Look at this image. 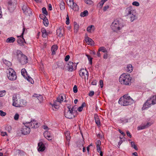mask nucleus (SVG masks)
Returning <instances> with one entry per match:
<instances>
[{
	"label": "nucleus",
	"mask_w": 156,
	"mask_h": 156,
	"mask_svg": "<svg viewBox=\"0 0 156 156\" xmlns=\"http://www.w3.org/2000/svg\"><path fill=\"white\" fill-rule=\"evenodd\" d=\"M132 78L130 77L129 74L124 73L120 76L119 80L122 84L126 85H130L132 83Z\"/></svg>",
	"instance_id": "obj_1"
},
{
	"label": "nucleus",
	"mask_w": 156,
	"mask_h": 156,
	"mask_svg": "<svg viewBox=\"0 0 156 156\" xmlns=\"http://www.w3.org/2000/svg\"><path fill=\"white\" fill-rule=\"evenodd\" d=\"M133 102V99L128 94L124 95L121 97L119 101V103L121 105L127 106L130 105Z\"/></svg>",
	"instance_id": "obj_2"
},
{
	"label": "nucleus",
	"mask_w": 156,
	"mask_h": 156,
	"mask_svg": "<svg viewBox=\"0 0 156 156\" xmlns=\"http://www.w3.org/2000/svg\"><path fill=\"white\" fill-rule=\"evenodd\" d=\"M134 11L131 6L127 8L125 10L126 16L129 18L131 22H133L136 19V14H133Z\"/></svg>",
	"instance_id": "obj_3"
},
{
	"label": "nucleus",
	"mask_w": 156,
	"mask_h": 156,
	"mask_svg": "<svg viewBox=\"0 0 156 156\" xmlns=\"http://www.w3.org/2000/svg\"><path fill=\"white\" fill-rule=\"evenodd\" d=\"M156 104V96H153L147 99L144 104L142 108V110H145L150 107L152 105Z\"/></svg>",
	"instance_id": "obj_4"
},
{
	"label": "nucleus",
	"mask_w": 156,
	"mask_h": 156,
	"mask_svg": "<svg viewBox=\"0 0 156 156\" xmlns=\"http://www.w3.org/2000/svg\"><path fill=\"white\" fill-rule=\"evenodd\" d=\"M17 59L22 65H24L28 62L27 57L23 54L22 52L19 50L16 51Z\"/></svg>",
	"instance_id": "obj_5"
},
{
	"label": "nucleus",
	"mask_w": 156,
	"mask_h": 156,
	"mask_svg": "<svg viewBox=\"0 0 156 156\" xmlns=\"http://www.w3.org/2000/svg\"><path fill=\"white\" fill-rule=\"evenodd\" d=\"M123 27V25L122 22L118 20H114L111 25V27L114 31H116L120 30Z\"/></svg>",
	"instance_id": "obj_6"
},
{
	"label": "nucleus",
	"mask_w": 156,
	"mask_h": 156,
	"mask_svg": "<svg viewBox=\"0 0 156 156\" xmlns=\"http://www.w3.org/2000/svg\"><path fill=\"white\" fill-rule=\"evenodd\" d=\"M23 100L20 99L18 100L17 98L15 96L12 97V105L16 107H23L24 105Z\"/></svg>",
	"instance_id": "obj_7"
},
{
	"label": "nucleus",
	"mask_w": 156,
	"mask_h": 156,
	"mask_svg": "<svg viewBox=\"0 0 156 156\" xmlns=\"http://www.w3.org/2000/svg\"><path fill=\"white\" fill-rule=\"evenodd\" d=\"M9 73H7L8 79L11 80H16V76L14 70L12 68L8 69Z\"/></svg>",
	"instance_id": "obj_8"
},
{
	"label": "nucleus",
	"mask_w": 156,
	"mask_h": 156,
	"mask_svg": "<svg viewBox=\"0 0 156 156\" xmlns=\"http://www.w3.org/2000/svg\"><path fill=\"white\" fill-rule=\"evenodd\" d=\"M23 124L25 126V127H35V126H39L40 125L34 119H31L30 122H23Z\"/></svg>",
	"instance_id": "obj_9"
},
{
	"label": "nucleus",
	"mask_w": 156,
	"mask_h": 156,
	"mask_svg": "<svg viewBox=\"0 0 156 156\" xmlns=\"http://www.w3.org/2000/svg\"><path fill=\"white\" fill-rule=\"evenodd\" d=\"M25 28L23 27L21 34L19 36H18L17 37H19V38L17 40V42L20 46L23 45L24 42L26 43L25 40L23 37V35L25 31Z\"/></svg>",
	"instance_id": "obj_10"
},
{
	"label": "nucleus",
	"mask_w": 156,
	"mask_h": 156,
	"mask_svg": "<svg viewBox=\"0 0 156 156\" xmlns=\"http://www.w3.org/2000/svg\"><path fill=\"white\" fill-rule=\"evenodd\" d=\"M77 64L71 62H69L68 63L67 67L68 70L69 72H72L76 69Z\"/></svg>",
	"instance_id": "obj_11"
},
{
	"label": "nucleus",
	"mask_w": 156,
	"mask_h": 156,
	"mask_svg": "<svg viewBox=\"0 0 156 156\" xmlns=\"http://www.w3.org/2000/svg\"><path fill=\"white\" fill-rule=\"evenodd\" d=\"M60 103H61L57 101V100L56 99L55 101H54L53 104L50 103V104L51 105L53 110L55 111L59 108Z\"/></svg>",
	"instance_id": "obj_12"
},
{
	"label": "nucleus",
	"mask_w": 156,
	"mask_h": 156,
	"mask_svg": "<svg viewBox=\"0 0 156 156\" xmlns=\"http://www.w3.org/2000/svg\"><path fill=\"white\" fill-rule=\"evenodd\" d=\"M79 75L81 77H84L86 78L85 75L87 76V78L88 76V72L86 69H82L79 71Z\"/></svg>",
	"instance_id": "obj_13"
},
{
	"label": "nucleus",
	"mask_w": 156,
	"mask_h": 156,
	"mask_svg": "<svg viewBox=\"0 0 156 156\" xmlns=\"http://www.w3.org/2000/svg\"><path fill=\"white\" fill-rule=\"evenodd\" d=\"M38 151H39L42 152L44 151L45 149V147L44 145L42 142H40L38 144Z\"/></svg>",
	"instance_id": "obj_14"
},
{
	"label": "nucleus",
	"mask_w": 156,
	"mask_h": 156,
	"mask_svg": "<svg viewBox=\"0 0 156 156\" xmlns=\"http://www.w3.org/2000/svg\"><path fill=\"white\" fill-rule=\"evenodd\" d=\"M16 0H10L8 2V9L10 10V8L13 7L14 8L15 5L16 4Z\"/></svg>",
	"instance_id": "obj_15"
},
{
	"label": "nucleus",
	"mask_w": 156,
	"mask_h": 156,
	"mask_svg": "<svg viewBox=\"0 0 156 156\" xmlns=\"http://www.w3.org/2000/svg\"><path fill=\"white\" fill-rule=\"evenodd\" d=\"M73 113L72 112L68 111L65 113V116L67 118L71 119L75 117L74 115L73 114Z\"/></svg>",
	"instance_id": "obj_16"
},
{
	"label": "nucleus",
	"mask_w": 156,
	"mask_h": 156,
	"mask_svg": "<svg viewBox=\"0 0 156 156\" xmlns=\"http://www.w3.org/2000/svg\"><path fill=\"white\" fill-rule=\"evenodd\" d=\"M30 131V127H23L21 129L22 133L25 135L29 134Z\"/></svg>",
	"instance_id": "obj_17"
},
{
	"label": "nucleus",
	"mask_w": 156,
	"mask_h": 156,
	"mask_svg": "<svg viewBox=\"0 0 156 156\" xmlns=\"http://www.w3.org/2000/svg\"><path fill=\"white\" fill-rule=\"evenodd\" d=\"M44 136L48 140H51L52 137L50 136L49 133L48 131H46L44 133Z\"/></svg>",
	"instance_id": "obj_18"
},
{
	"label": "nucleus",
	"mask_w": 156,
	"mask_h": 156,
	"mask_svg": "<svg viewBox=\"0 0 156 156\" xmlns=\"http://www.w3.org/2000/svg\"><path fill=\"white\" fill-rule=\"evenodd\" d=\"M41 32L42 34V36L44 38H46L49 34L48 32H47L44 28H42L41 29Z\"/></svg>",
	"instance_id": "obj_19"
},
{
	"label": "nucleus",
	"mask_w": 156,
	"mask_h": 156,
	"mask_svg": "<svg viewBox=\"0 0 156 156\" xmlns=\"http://www.w3.org/2000/svg\"><path fill=\"white\" fill-rule=\"evenodd\" d=\"M64 97H65L66 98L65 95L64 94H61L59 95L56 99L57 101L61 103L64 100Z\"/></svg>",
	"instance_id": "obj_20"
},
{
	"label": "nucleus",
	"mask_w": 156,
	"mask_h": 156,
	"mask_svg": "<svg viewBox=\"0 0 156 156\" xmlns=\"http://www.w3.org/2000/svg\"><path fill=\"white\" fill-rule=\"evenodd\" d=\"M33 97L37 98V99L39 101V102L40 103H41L43 101V97L41 95H38L37 94H35L33 95Z\"/></svg>",
	"instance_id": "obj_21"
},
{
	"label": "nucleus",
	"mask_w": 156,
	"mask_h": 156,
	"mask_svg": "<svg viewBox=\"0 0 156 156\" xmlns=\"http://www.w3.org/2000/svg\"><path fill=\"white\" fill-rule=\"evenodd\" d=\"M58 67L63 69L65 68V65L63 62L59 61L58 62Z\"/></svg>",
	"instance_id": "obj_22"
},
{
	"label": "nucleus",
	"mask_w": 156,
	"mask_h": 156,
	"mask_svg": "<svg viewBox=\"0 0 156 156\" xmlns=\"http://www.w3.org/2000/svg\"><path fill=\"white\" fill-rule=\"evenodd\" d=\"M56 33L59 37H61L63 36V31L60 28H59L57 30Z\"/></svg>",
	"instance_id": "obj_23"
},
{
	"label": "nucleus",
	"mask_w": 156,
	"mask_h": 156,
	"mask_svg": "<svg viewBox=\"0 0 156 156\" xmlns=\"http://www.w3.org/2000/svg\"><path fill=\"white\" fill-rule=\"evenodd\" d=\"M65 134L66 140L69 143L71 138V137L70 135L69 132V131H66L65 133Z\"/></svg>",
	"instance_id": "obj_24"
},
{
	"label": "nucleus",
	"mask_w": 156,
	"mask_h": 156,
	"mask_svg": "<svg viewBox=\"0 0 156 156\" xmlns=\"http://www.w3.org/2000/svg\"><path fill=\"white\" fill-rule=\"evenodd\" d=\"M58 47L56 45H53L51 48V50L52 51L51 54L52 55H54L55 54V51H57L58 49Z\"/></svg>",
	"instance_id": "obj_25"
},
{
	"label": "nucleus",
	"mask_w": 156,
	"mask_h": 156,
	"mask_svg": "<svg viewBox=\"0 0 156 156\" xmlns=\"http://www.w3.org/2000/svg\"><path fill=\"white\" fill-rule=\"evenodd\" d=\"M72 5V7H70L73 10H74V11H78V10H79V6L76 4V3H75V2H74L73 4Z\"/></svg>",
	"instance_id": "obj_26"
},
{
	"label": "nucleus",
	"mask_w": 156,
	"mask_h": 156,
	"mask_svg": "<svg viewBox=\"0 0 156 156\" xmlns=\"http://www.w3.org/2000/svg\"><path fill=\"white\" fill-rule=\"evenodd\" d=\"M133 67L132 66V65L131 64H129L127 65L126 68V70L127 72L131 73L133 70Z\"/></svg>",
	"instance_id": "obj_27"
},
{
	"label": "nucleus",
	"mask_w": 156,
	"mask_h": 156,
	"mask_svg": "<svg viewBox=\"0 0 156 156\" xmlns=\"http://www.w3.org/2000/svg\"><path fill=\"white\" fill-rule=\"evenodd\" d=\"M87 43L89 45H93L94 44V41L93 40L87 37V39L86 40Z\"/></svg>",
	"instance_id": "obj_28"
},
{
	"label": "nucleus",
	"mask_w": 156,
	"mask_h": 156,
	"mask_svg": "<svg viewBox=\"0 0 156 156\" xmlns=\"http://www.w3.org/2000/svg\"><path fill=\"white\" fill-rule=\"evenodd\" d=\"M59 7L61 10H63L65 9V3L62 0H61L59 4Z\"/></svg>",
	"instance_id": "obj_29"
},
{
	"label": "nucleus",
	"mask_w": 156,
	"mask_h": 156,
	"mask_svg": "<svg viewBox=\"0 0 156 156\" xmlns=\"http://www.w3.org/2000/svg\"><path fill=\"white\" fill-rule=\"evenodd\" d=\"M94 26L93 25H91L87 27V30L88 32L90 33L91 32L92 30L94 31Z\"/></svg>",
	"instance_id": "obj_30"
},
{
	"label": "nucleus",
	"mask_w": 156,
	"mask_h": 156,
	"mask_svg": "<svg viewBox=\"0 0 156 156\" xmlns=\"http://www.w3.org/2000/svg\"><path fill=\"white\" fill-rule=\"evenodd\" d=\"M15 41V38L13 37H11L8 38L6 42L7 43H13Z\"/></svg>",
	"instance_id": "obj_31"
},
{
	"label": "nucleus",
	"mask_w": 156,
	"mask_h": 156,
	"mask_svg": "<svg viewBox=\"0 0 156 156\" xmlns=\"http://www.w3.org/2000/svg\"><path fill=\"white\" fill-rule=\"evenodd\" d=\"M94 119L96 124L98 126L100 124V122L98 117L97 115H95Z\"/></svg>",
	"instance_id": "obj_32"
},
{
	"label": "nucleus",
	"mask_w": 156,
	"mask_h": 156,
	"mask_svg": "<svg viewBox=\"0 0 156 156\" xmlns=\"http://www.w3.org/2000/svg\"><path fill=\"white\" fill-rule=\"evenodd\" d=\"M74 32L76 33H77V32L78 30L79 29V25L77 24V23L76 22H74Z\"/></svg>",
	"instance_id": "obj_33"
},
{
	"label": "nucleus",
	"mask_w": 156,
	"mask_h": 156,
	"mask_svg": "<svg viewBox=\"0 0 156 156\" xmlns=\"http://www.w3.org/2000/svg\"><path fill=\"white\" fill-rule=\"evenodd\" d=\"M99 51H102L104 53H107V50L106 48L104 47H101L98 49Z\"/></svg>",
	"instance_id": "obj_34"
},
{
	"label": "nucleus",
	"mask_w": 156,
	"mask_h": 156,
	"mask_svg": "<svg viewBox=\"0 0 156 156\" xmlns=\"http://www.w3.org/2000/svg\"><path fill=\"white\" fill-rule=\"evenodd\" d=\"M88 12L87 10H85L83 12H82L80 13V16L81 17H84L88 15Z\"/></svg>",
	"instance_id": "obj_35"
},
{
	"label": "nucleus",
	"mask_w": 156,
	"mask_h": 156,
	"mask_svg": "<svg viewBox=\"0 0 156 156\" xmlns=\"http://www.w3.org/2000/svg\"><path fill=\"white\" fill-rule=\"evenodd\" d=\"M32 11L31 9L30 8H28V9H27V10L24 13L26 15H28L30 16V14H31Z\"/></svg>",
	"instance_id": "obj_36"
},
{
	"label": "nucleus",
	"mask_w": 156,
	"mask_h": 156,
	"mask_svg": "<svg viewBox=\"0 0 156 156\" xmlns=\"http://www.w3.org/2000/svg\"><path fill=\"white\" fill-rule=\"evenodd\" d=\"M26 78L27 80L31 84L34 83V81L33 79L30 77L27 76V77H26Z\"/></svg>",
	"instance_id": "obj_37"
},
{
	"label": "nucleus",
	"mask_w": 156,
	"mask_h": 156,
	"mask_svg": "<svg viewBox=\"0 0 156 156\" xmlns=\"http://www.w3.org/2000/svg\"><path fill=\"white\" fill-rule=\"evenodd\" d=\"M43 23L46 27H48V21L47 18L43 20Z\"/></svg>",
	"instance_id": "obj_38"
},
{
	"label": "nucleus",
	"mask_w": 156,
	"mask_h": 156,
	"mask_svg": "<svg viewBox=\"0 0 156 156\" xmlns=\"http://www.w3.org/2000/svg\"><path fill=\"white\" fill-rule=\"evenodd\" d=\"M131 147L133 148L136 150H137L138 149V148L136 146L134 142L132 141L131 142Z\"/></svg>",
	"instance_id": "obj_39"
},
{
	"label": "nucleus",
	"mask_w": 156,
	"mask_h": 156,
	"mask_svg": "<svg viewBox=\"0 0 156 156\" xmlns=\"http://www.w3.org/2000/svg\"><path fill=\"white\" fill-rule=\"evenodd\" d=\"M21 73L24 77H25V74L27 75V72L25 69H22L21 70Z\"/></svg>",
	"instance_id": "obj_40"
},
{
	"label": "nucleus",
	"mask_w": 156,
	"mask_h": 156,
	"mask_svg": "<svg viewBox=\"0 0 156 156\" xmlns=\"http://www.w3.org/2000/svg\"><path fill=\"white\" fill-rule=\"evenodd\" d=\"M85 104V103H83L82 104L81 106L79 107L78 108V109H77L80 112H81L83 110V108L84 107V105Z\"/></svg>",
	"instance_id": "obj_41"
},
{
	"label": "nucleus",
	"mask_w": 156,
	"mask_h": 156,
	"mask_svg": "<svg viewBox=\"0 0 156 156\" xmlns=\"http://www.w3.org/2000/svg\"><path fill=\"white\" fill-rule=\"evenodd\" d=\"M86 56L87 57L88 60L89 62V63L90 64H92V59H93L92 58L90 55L86 54Z\"/></svg>",
	"instance_id": "obj_42"
},
{
	"label": "nucleus",
	"mask_w": 156,
	"mask_h": 156,
	"mask_svg": "<svg viewBox=\"0 0 156 156\" xmlns=\"http://www.w3.org/2000/svg\"><path fill=\"white\" fill-rule=\"evenodd\" d=\"M42 12L46 16L48 15V12L45 7H43L42 8Z\"/></svg>",
	"instance_id": "obj_43"
},
{
	"label": "nucleus",
	"mask_w": 156,
	"mask_h": 156,
	"mask_svg": "<svg viewBox=\"0 0 156 156\" xmlns=\"http://www.w3.org/2000/svg\"><path fill=\"white\" fill-rule=\"evenodd\" d=\"M152 123L151 122H148L146 123L145 125L142 126H140V127H148L149 126H150L151 125Z\"/></svg>",
	"instance_id": "obj_44"
},
{
	"label": "nucleus",
	"mask_w": 156,
	"mask_h": 156,
	"mask_svg": "<svg viewBox=\"0 0 156 156\" xmlns=\"http://www.w3.org/2000/svg\"><path fill=\"white\" fill-rule=\"evenodd\" d=\"M101 144V142L100 140H98L96 143V146H100Z\"/></svg>",
	"instance_id": "obj_45"
},
{
	"label": "nucleus",
	"mask_w": 156,
	"mask_h": 156,
	"mask_svg": "<svg viewBox=\"0 0 156 156\" xmlns=\"http://www.w3.org/2000/svg\"><path fill=\"white\" fill-rule=\"evenodd\" d=\"M39 17L43 20L44 19V20L47 18L43 14H40L39 15Z\"/></svg>",
	"instance_id": "obj_46"
},
{
	"label": "nucleus",
	"mask_w": 156,
	"mask_h": 156,
	"mask_svg": "<svg viewBox=\"0 0 156 156\" xmlns=\"http://www.w3.org/2000/svg\"><path fill=\"white\" fill-rule=\"evenodd\" d=\"M5 112H4L2 110H0V115L2 116H4L6 115Z\"/></svg>",
	"instance_id": "obj_47"
},
{
	"label": "nucleus",
	"mask_w": 156,
	"mask_h": 156,
	"mask_svg": "<svg viewBox=\"0 0 156 156\" xmlns=\"http://www.w3.org/2000/svg\"><path fill=\"white\" fill-rule=\"evenodd\" d=\"M76 105H75L71 109V111L73 112H76Z\"/></svg>",
	"instance_id": "obj_48"
},
{
	"label": "nucleus",
	"mask_w": 156,
	"mask_h": 156,
	"mask_svg": "<svg viewBox=\"0 0 156 156\" xmlns=\"http://www.w3.org/2000/svg\"><path fill=\"white\" fill-rule=\"evenodd\" d=\"M85 2L89 5H91L92 3V1L91 0H85Z\"/></svg>",
	"instance_id": "obj_49"
},
{
	"label": "nucleus",
	"mask_w": 156,
	"mask_h": 156,
	"mask_svg": "<svg viewBox=\"0 0 156 156\" xmlns=\"http://www.w3.org/2000/svg\"><path fill=\"white\" fill-rule=\"evenodd\" d=\"M132 5H133L138 6L139 5V3L136 1L132 3Z\"/></svg>",
	"instance_id": "obj_50"
},
{
	"label": "nucleus",
	"mask_w": 156,
	"mask_h": 156,
	"mask_svg": "<svg viewBox=\"0 0 156 156\" xmlns=\"http://www.w3.org/2000/svg\"><path fill=\"white\" fill-rule=\"evenodd\" d=\"M28 7H27L26 5H24L22 8V9L24 13H25L26 11L27 10V9H28Z\"/></svg>",
	"instance_id": "obj_51"
},
{
	"label": "nucleus",
	"mask_w": 156,
	"mask_h": 156,
	"mask_svg": "<svg viewBox=\"0 0 156 156\" xmlns=\"http://www.w3.org/2000/svg\"><path fill=\"white\" fill-rule=\"evenodd\" d=\"M73 91L74 93H76L77 92V88L76 85H74L73 88Z\"/></svg>",
	"instance_id": "obj_52"
},
{
	"label": "nucleus",
	"mask_w": 156,
	"mask_h": 156,
	"mask_svg": "<svg viewBox=\"0 0 156 156\" xmlns=\"http://www.w3.org/2000/svg\"><path fill=\"white\" fill-rule=\"evenodd\" d=\"M19 118V115L18 114L16 113L14 116V118L15 120H17Z\"/></svg>",
	"instance_id": "obj_53"
},
{
	"label": "nucleus",
	"mask_w": 156,
	"mask_h": 156,
	"mask_svg": "<svg viewBox=\"0 0 156 156\" xmlns=\"http://www.w3.org/2000/svg\"><path fill=\"white\" fill-rule=\"evenodd\" d=\"M66 23L67 25H68L69 23V20L68 15L67 16V17H66Z\"/></svg>",
	"instance_id": "obj_54"
},
{
	"label": "nucleus",
	"mask_w": 156,
	"mask_h": 156,
	"mask_svg": "<svg viewBox=\"0 0 156 156\" xmlns=\"http://www.w3.org/2000/svg\"><path fill=\"white\" fill-rule=\"evenodd\" d=\"M72 2H68V5L69 6V7H72V5L73 4V3H74V1H71Z\"/></svg>",
	"instance_id": "obj_55"
},
{
	"label": "nucleus",
	"mask_w": 156,
	"mask_h": 156,
	"mask_svg": "<svg viewBox=\"0 0 156 156\" xmlns=\"http://www.w3.org/2000/svg\"><path fill=\"white\" fill-rule=\"evenodd\" d=\"M99 83L101 86V87L102 88L103 87L104 84L103 81L102 80H100L99 81Z\"/></svg>",
	"instance_id": "obj_56"
},
{
	"label": "nucleus",
	"mask_w": 156,
	"mask_h": 156,
	"mask_svg": "<svg viewBox=\"0 0 156 156\" xmlns=\"http://www.w3.org/2000/svg\"><path fill=\"white\" fill-rule=\"evenodd\" d=\"M96 148L97 151L98 153L101 151V147H100V146L97 147Z\"/></svg>",
	"instance_id": "obj_57"
},
{
	"label": "nucleus",
	"mask_w": 156,
	"mask_h": 156,
	"mask_svg": "<svg viewBox=\"0 0 156 156\" xmlns=\"http://www.w3.org/2000/svg\"><path fill=\"white\" fill-rule=\"evenodd\" d=\"M94 91H90L89 94V95L90 96H93L94 94Z\"/></svg>",
	"instance_id": "obj_58"
},
{
	"label": "nucleus",
	"mask_w": 156,
	"mask_h": 156,
	"mask_svg": "<svg viewBox=\"0 0 156 156\" xmlns=\"http://www.w3.org/2000/svg\"><path fill=\"white\" fill-rule=\"evenodd\" d=\"M119 132H120V133H121L122 135V138H123L124 136H125V134L122 130L120 129H119Z\"/></svg>",
	"instance_id": "obj_59"
},
{
	"label": "nucleus",
	"mask_w": 156,
	"mask_h": 156,
	"mask_svg": "<svg viewBox=\"0 0 156 156\" xmlns=\"http://www.w3.org/2000/svg\"><path fill=\"white\" fill-rule=\"evenodd\" d=\"M69 58H70V56L69 55H66V56L65 58V61H66V62L69 59Z\"/></svg>",
	"instance_id": "obj_60"
},
{
	"label": "nucleus",
	"mask_w": 156,
	"mask_h": 156,
	"mask_svg": "<svg viewBox=\"0 0 156 156\" xmlns=\"http://www.w3.org/2000/svg\"><path fill=\"white\" fill-rule=\"evenodd\" d=\"M119 138L120 139V140L118 144L119 145H120L122 143V139L123 138H122L121 136H120Z\"/></svg>",
	"instance_id": "obj_61"
},
{
	"label": "nucleus",
	"mask_w": 156,
	"mask_h": 156,
	"mask_svg": "<svg viewBox=\"0 0 156 156\" xmlns=\"http://www.w3.org/2000/svg\"><path fill=\"white\" fill-rule=\"evenodd\" d=\"M109 7V6L108 5L104 6L103 8V10L105 11H106L107 9H108Z\"/></svg>",
	"instance_id": "obj_62"
},
{
	"label": "nucleus",
	"mask_w": 156,
	"mask_h": 156,
	"mask_svg": "<svg viewBox=\"0 0 156 156\" xmlns=\"http://www.w3.org/2000/svg\"><path fill=\"white\" fill-rule=\"evenodd\" d=\"M1 135L2 136H4L6 135V133L5 132H2L1 133Z\"/></svg>",
	"instance_id": "obj_63"
},
{
	"label": "nucleus",
	"mask_w": 156,
	"mask_h": 156,
	"mask_svg": "<svg viewBox=\"0 0 156 156\" xmlns=\"http://www.w3.org/2000/svg\"><path fill=\"white\" fill-rule=\"evenodd\" d=\"M126 134H127V135L128 136H129L130 138L132 136H131V134H130V132L129 131H127L126 132Z\"/></svg>",
	"instance_id": "obj_64"
}]
</instances>
